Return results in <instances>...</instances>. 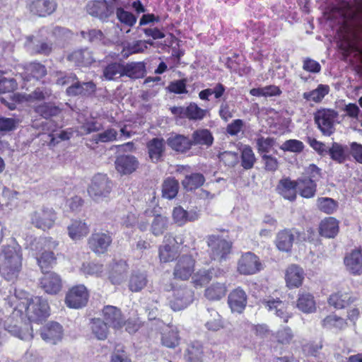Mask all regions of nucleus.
<instances>
[{
  "label": "nucleus",
  "mask_w": 362,
  "mask_h": 362,
  "mask_svg": "<svg viewBox=\"0 0 362 362\" xmlns=\"http://www.w3.org/2000/svg\"><path fill=\"white\" fill-rule=\"evenodd\" d=\"M25 309L30 321L38 322L45 320L49 315V307L46 300L35 296L22 303L15 308L12 315L5 321L4 327L9 333L21 340L30 341L33 338V329L23 322V311Z\"/></svg>",
  "instance_id": "1"
},
{
  "label": "nucleus",
  "mask_w": 362,
  "mask_h": 362,
  "mask_svg": "<svg viewBox=\"0 0 362 362\" xmlns=\"http://www.w3.org/2000/svg\"><path fill=\"white\" fill-rule=\"evenodd\" d=\"M22 251L14 240L0 250V274L7 281L16 280L22 268Z\"/></svg>",
  "instance_id": "2"
},
{
  "label": "nucleus",
  "mask_w": 362,
  "mask_h": 362,
  "mask_svg": "<svg viewBox=\"0 0 362 362\" xmlns=\"http://www.w3.org/2000/svg\"><path fill=\"white\" fill-rule=\"evenodd\" d=\"M112 184L106 175L98 174L93 177L88 192L95 202H101L108 197Z\"/></svg>",
  "instance_id": "3"
},
{
  "label": "nucleus",
  "mask_w": 362,
  "mask_h": 362,
  "mask_svg": "<svg viewBox=\"0 0 362 362\" xmlns=\"http://www.w3.org/2000/svg\"><path fill=\"white\" fill-rule=\"evenodd\" d=\"M209 255L212 259L226 261L231 252L232 243L220 235H211L207 237Z\"/></svg>",
  "instance_id": "4"
},
{
  "label": "nucleus",
  "mask_w": 362,
  "mask_h": 362,
  "mask_svg": "<svg viewBox=\"0 0 362 362\" xmlns=\"http://www.w3.org/2000/svg\"><path fill=\"white\" fill-rule=\"evenodd\" d=\"M31 223L43 230L53 227L57 220V214L53 208L47 206L37 207L30 215Z\"/></svg>",
  "instance_id": "5"
},
{
  "label": "nucleus",
  "mask_w": 362,
  "mask_h": 362,
  "mask_svg": "<svg viewBox=\"0 0 362 362\" xmlns=\"http://www.w3.org/2000/svg\"><path fill=\"white\" fill-rule=\"evenodd\" d=\"M337 116V112L330 109H320L315 112V122L323 135L329 136L334 132Z\"/></svg>",
  "instance_id": "6"
},
{
  "label": "nucleus",
  "mask_w": 362,
  "mask_h": 362,
  "mask_svg": "<svg viewBox=\"0 0 362 362\" xmlns=\"http://www.w3.org/2000/svg\"><path fill=\"white\" fill-rule=\"evenodd\" d=\"M262 269L259 257L254 253L243 254L238 262V272L243 275H252Z\"/></svg>",
  "instance_id": "7"
},
{
  "label": "nucleus",
  "mask_w": 362,
  "mask_h": 362,
  "mask_svg": "<svg viewBox=\"0 0 362 362\" xmlns=\"http://www.w3.org/2000/svg\"><path fill=\"white\" fill-rule=\"evenodd\" d=\"M88 300V293L85 286L78 285L71 288L66 296L65 302L71 308H81Z\"/></svg>",
  "instance_id": "8"
},
{
  "label": "nucleus",
  "mask_w": 362,
  "mask_h": 362,
  "mask_svg": "<svg viewBox=\"0 0 362 362\" xmlns=\"http://www.w3.org/2000/svg\"><path fill=\"white\" fill-rule=\"evenodd\" d=\"M64 336L62 326L56 322L47 323L40 329V337L47 344L56 345L59 343Z\"/></svg>",
  "instance_id": "9"
},
{
  "label": "nucleus",
  "mask_w": 362,
  "mask_h": 362,
  "mask_svg": "<svg viewBox=\"0 0 362 362\" xmlns=\"http://www.w3.org/2000/svg\"><path fill=\"white\" fill-rule=\"evenodd\" d=\"M192 300V291L185 287H180L173 291L169 305L173 310L179 311L187 308Z\"/></svg>",
  "instance_id": "10"
},
{
  "label": "nucleus",
  "mask_w": 362,
  "mask_h": 362,
  "mask_svg": "<svg viewBox=\"0 0 362 362\" xmlns=\"http://www.w3.org/2000/svg\"><path fill=\"white\" fill-rule=\"evenodd\" d=\"M194 270V259L191 255L180 257L174 268L173 275L175 279H188Z\"/></svg>",
  "instance_id": "11"
},
{
  "label": "nucleus",
  "mask_w": 362,
  "mask_h": 362,
  "mask_svg": "<svg viewBox=\"0 0 362 362\" xmlns=\"http://www.w3.org/2000/svg\"><path fill=\"white\" fill-rule=\"evenodd\" d=\"M102 316L103 320L114 329H120L126 323L120 309L113 305L104 306Z\"/></svg>",
  "instance_id": "12"
},
{
  "label": "nucleus",
  "mask_w": 362,
  "mask_h": 362,
  "mask_svg": "<svg viewBox=\"0 0 362 362\" xmlns=\"http://www.w3.org/2000/svg\"><path fill=\"white\" fill-rule=\"evenodd\" d=\"M40 288L50 295L57 294L62 288V281L55 272H45L40 279Z\"/></svg>",
  "instance_id": "13"
},
{
  "label": "nucleus",
  "mask_w": 362,
  "mask_h": 362,
  "mask_svg": "<svg viewBox=\"0 0 362 362\" xmlns=\"http://www.w3.org/2000/svg\"><path fill=\"white\" fill-rule=\"evenodd\" d=\"M112 237L107 233H93L88 239L90 249L96 254H104L112 243Z\"/></svg>",
  "instance_id": "14"
},
{
  "label": "nucleus",
  "mask_w": 362,
  "mask_h": 362,
  "mask_svg": "<svg viewBox=\"0 0 362 362\" xmlns=\"http://www.w3.org/2000/svg\"><path fill=\"white\" fill-rule=\"evenodd\" d=\"M115 168L121 175H129L134 172L139 166L136 158L132 155H122L116 158Z\"/></svg>",
  "instance_id": "15"
},
{
  "label": "nucleus",
  "mask_w": 362,
  "mask_h": 362,
  "mask_svg": "<svg viewBox=\"0 0 362 362\" xmlns=\"http://www.w3.org/2000/svg\"><path fill=\"white\" fill-rule=\"evenodd\" d=\"M228 303L232 312L241 313L247 305L246 293L240 287L233 290L228 295Z\"/></svg>",
  "instance_id": "16"
},
{
  "label": "nucleus",
  "mask_w": 362,
  "mask_h": 362,
  "mask_svg": "<svg viewBox=\"0 0 362 362\" xmlns=\"http://www.w3.org/2000/svg\"><path fill=\"white\" fill-rule=\"evenodd\" d=\"M87 12L101 20H106L113 13V7L102 1H91L86 6Z\"/></svg>",
  "instance_id": "17"
},
{
  "label": "nucleus",
  "mask_w": 362,
  "mask_h": 362,
  "mask_svg": "<svg viewBox=\"0 0 362 362\" xmlns=\"http://www.w3.org/2000/svg\"><path fill=\"white\" fill-rule=\"evenodd\" d=\"M150 160L158 163L162 160L165 151V142L163 139L153 138L146 145Z\"/></svg>",
  "instance_id": "18"
},
{
  "label": "nucleus",
  "mask_w": 362,
  "mask_h": 362,
  "mask_svg": "<svg viewBox=\"0 0 362 362\" xmlns=\"http://www.w3.org/2000/svg\"><path fill=\"white\" fill-rule=\"evenodd\" d=\"M276 190L284 199L293 202L296 199L297 180H291L289 177L282 178L279 182Z\"/></svg>",
  "instance_id": "19"
},
{
  "label": "nucleus",
  "mask_w": 362,
  "mask_h": 362,
  "mask_svg": "<svg viewBox=\"0 0 362 362\" xmlns=\"http://www.w3.org/2000/svg\"><path fill=\"white\" fill-rule=\"evenodd\" d=\"M57 7L55 0H35L29 6L31 13L40 17L52 13Z\"/></svg>",
  "instance_id": "20"
},
{
  "label": "nucleus",
  "mask_w": 362,
  "mask_h": 362,
  "mask_svg": "<svg viewBox=\"0 0 362 362\" xmlns=\"http://www.w3.org/2000/svg\"><path fill=\"white\" fill-rule=\"evenodd\" d=\"M128 265L125 260H114L111 264L109 279L112 284L119 285L125 279Z\"/></svg>",
  "instance_id": "21"
},
{
  "label": "nucleus",
  "mask_w": 362,
  "mask_h": 362,
  "mask_svg": "<svg viewBox=\"0 0 362 362\" xmlns=\"http://www.w3.org/2000/svg\"><path fill=\"white\" fill-rule=\"evenodd\" d=\"M303 269L296 265L292 264L288 267L286 272V282L287 286L291 288H298L302 285L304 279Z\"/></svg>",
  "instance_id": "22"
},
{
  "label": "nucleus",
  "mask_w": 362,
  "mask_h": 362,
  "mask_svg": "<svg viewBox=\"0 0 362 362\" xmlns=\"http://www.w3.org/2000/svg\"><path fill=\"white\" fill-rule=\"evenodd\" d=\"M167 144L173 150L180 153H185L192 146V139L182 134L170 136Z\"/></svg>",
  "instance_id": "23"
},
{
  "label": "nucleus",
  "mask_w": 362,
  "mask_h": 362,
  "mask_svg": "<svg viewBox=\"0 0 362 362\" xmlns=\"http://www.w3.org/2000/svg\"><path fill=\"white\" fill-rule=\"evenodd\" d=\"M344 264L347 269L353 274L362 273V254L359 250H354L346 255Z\"/></svg>",
  "instance_id": "24"
},
{
  "label": "nucleus",
  "mask_w": 362,
  "mask_h": 362,
  "mask_svg": "<svg viewBox=\"0 0 362 362\" xmlns=\"http://www.w3.org/2000/svg\"><path fill=\"white\" fill-rule=\"evenodd\" d=\"M69 238L73 240H79L89 233V227L84 221L74 220L67 227Z\"/></svg>",
  "instance_id": "25"
},
{
  "label": "nucleus",
  "mask_w": 362,
  "mask_h": 362,
  "mask_svg": "<svg viewBox=\"0 0 362 362\" xmlns=\"http://www.w3.org/2000/svg\"><path fill=\"white\" fill-rule=\"evenodd\" d=\"M95 84L92 82L81 83L77 80L66 89L69 95H89L95 91Z\"/></svg>",
  "instance_id": "26"
},
{
  "label": "nucleus",
  "mask_w": 362,
  "mask_h": 362,
  "mask_svg": "<svg viewBox=\"0 0 362 362\" xmlns=\"http://www.w3.org/2000/svg\"><path fill=\"white\" fill-rule=\"evenodd\" d=\"M297 308L305 313H312L316 310L313 296L305 291H300L297 300Z\"/></svg>",
  "instance_id": "27"
},
{
  "label": "nucleus",
  "mask_w": 362,
  "mask_h": 362,
  "mask_svg": "<svg viewBox=\"0 0 362 362\" xmlns=\"http://www.w3.org/2000/svg\"><path fill=\"white\" fill-rule=\"evenodd\" d=\"M317 184L310 179L304 177L297 180V192L303 198L310 199L315 197Z\"/></svg>",
  "instance_id": "28"
},
{
  "label": "nucleus",
  "mask_w": 362,
  "mask_h": 362,
  "mask_svg": "<svg viewBox=\"0 0 362 362\" xmlns=\"http://www.w3.org/2000/svg\"><path fill=\"white\" fill-rule=\"evenodd\" d=\"M223 273L222 270L210 269H200L192 277L193 283L195 286H203L208 284L214 276H218Z\"/></svg>",
  "instance_id": "29"
},
{
  "label": "nucleus",
  "mask_w": 362,
  "mask_h": 362,
  "mask_svg": "<svg viewBox=\"0 0 362 362\" xmlns=\"http://www.w3.org/2000/svg\"><path fill=\"white\" fill-rule=\"evenodd\" d=\"M227 293L224 282H214L204 291V296L209 300L215 301L223 298Z\"/></svg>",
  "instance_id": "30"
},
{
  "label": "nucleus",
  "mask_w": 362,
  "mask_h": 362,
  "mask_svg": "<svg viewBox=\"0 0 362 362\" xmlns=\"http://www.w3.org/2000/svg\"><path fill=\"white\" fill-rule=\"evenodd\" d=\"M295 234L291 230H283L276 236V245L282 252L291 250L295 240Z\"/></svg>",
  "instance_id": "31"
},
{
  "label": "nucleus",
  "mask_w": 362,
  "mask_h": 362,
  "mask_svg": "<svg viewBox=\"0 0 362 362\" xmlns=\"http://www.w3.org/2000/svg\"><path fill=\"white\" fill-rule=\"evenodd\" d=\"M262 303L268 310L275 312L276 316L283 319L284 322H288L290 315L286 312L284 302L279 300L269 299L264 300Z\"/></svg>",
  "instance_id": "32"
},
{
  "label": "nucleus",
  "mask_w": 362,
  "mask_h": 362,
  "mask_svg": "<svg viewBox=\"0 0 362 362\" xmlns=\"http://www.w3.org/2000/svg\"><path fill=\"white\" fill-rule=\"evenodd\" d=\"M169 218L163 214H155L150 226L151 233L158 237L160 236L168 230Z\"/></svg>",
  "instance_id": "33"
},
{
  "label": "nucleus",
  "mask_w": 362,
  "mask_h": 362,
  "mask_svg": "<svg viewBox=\"0 0 362 362\" xmlns=\"http://www.w3.org/2000/svg\"><path fill=\"white\" fill-rule=\"evenodd\" d=\"M67 59L77 66H88L94 61L91 52L87 49L76 50L71 53Z\"/></svg>",
  "instance_id": "34"
},
{
  "label": "nucleus",
  "mask_w": 362,
  "mask_h": 362,
  "mask_svg": "<svg viewBox=\"0 0 362 362\" xmlns=\"http://www.w3.org/2000/svg\"><path fill=\"white\" fill-rule=\"evenodd\" d=\"M339 231L337 221L333 217L325 218L320 225V233L325 238H334Z\"/></svg>",
  "instance_id": "35"
},
{
  "label": "nucleus",
  "mask_w": 362,
  "mask_h": 362,
  "mask_svg": "<svg viewBox=\"0 0 362 362\" xmlns=\"http://www.w3.org/2000/svg\"><path fill=\"white\" fill-rule=\"evenodd\" d=\"M192 146H211L214 141L212 134L209 129H199L194 131L192 134Z\"/></svg>",
  "instance_id": "36"
},
{
  "label": "nucleus",
  "mask_w": 362,
  "mask_h": 362,
  "mask_svg": "<svg viewBox=\"0 0 362 362\" xmlns=\"http://www.w3.org/2000/svg\"><path fill=\"white\" fill-rule=\"evenodd\" d=\"M148 283L146 274L139 271L133 272L129 279L128 286L132 292H139Z\"/></svg>",
  "instance_id": "37"
},
{
  "label": "nucleus",
  "mask_w": 362,
  "mask_h": 362,
  "mask_svg": "<svg viewBox=\"0 0 362 362\" xmlns=\"http://www.w3.org/2000/svg\"><path fill=\"white\" fill-rule=\"evenodd\" d=\"M123 76L131 78H139L144 76L145 74V65L143 62H129L126 64H122Z\"/></svg>",
  "instance_id": "38"
},
{
  "label": "nucleus",
  "mask_w": 362,
  "mask_h": 362,
  "mask_svg": "<svg viewBox=\"0 0 362 362\" xmlns=\"http://www.w3.org/2000/svg\"><path fill=\"white\" fill-rule=\"evenodd\" d=\"M351 303V296L346 292L339 291L332 294L328 298V303L336 309H341Z\"/></svg>",
  "instance_id": "39"
},
{
  "label": "nucleus",
  "mask_w": 362,
  "mask_h": 362,
  "mask_svg": "<svg viewBox=\"0 0 362 362\" xmlns=\"http://www.w3.org/2000/svg\"><path fill=\"white\" fill-rule=\"evenodd\" d=\"M180 339L177 329L168 327L162 334L161 343L168 348L173 349L179 344Z\"/></svg>",
  "instance_id": "40"
},
{
  "label": "nucleus",
  "mask_w": 362,
  "mask_h": 362,
  "mask_svg": "<svg viewBox=\"0 0 362 362\" xmlns=\"http://www.w3.org/2000/svg\"><path fill=\"white\" fill-rule=\"evenodd\" d=\"M47 73L46 68L44 65L33 62L25 66V76L23 78L26 81H30L31 77L37 80L45 76Z\"/></svg>",
  "instance_id": "41"
},
{
  "label": "nucleus",
  "mask_w": 362,
  "mask_h": 362,
  "mask_svg": "<svg viewBox=\"0 0 362 362\" xmlns=\"http://www.w3.org/2000/svg\"><path fill=\"white\" fill-rule=\"evenodd\" d=\"M346 146H344L338 143L334 142L330 148H328L327 153L331 158L338 163H343L347 158Z\"/></svg>",
  "instance_id": "42"
},
{
  "label": "nucleus",
  "mask_w": 362,
  "mask_h": 362,
  "mask_svg": "<svg viewBox=\"0 0 362 362\" xmlns=\"http://www.w3.org/2000/svg\"><path fill=\"white\" fill-rule=\"evenodd\" d=\"M205 182L204 175L201 173H195L186 175L182 180V185L187 190H193L201 187Z\"/></svg>",
  "instance_id": "43"
},
{
  "label": "nucleus",
  "mask_w": 362,
  "mask_h": 362,
  "mask_svg": "<svg viewBox=\"0 0 362 362\" xmlns=\"http://www.w3.org/2000/svg\"><path fill=\"white\" fill-rule=\"evenodd\" d=\"M329 91V87L327 85L320 84L316 89L305 92L303 97L308 101L319 103L328 94Z\"/></svg>",
  "instance_id": "44"
},
{
  "label": "nucleus",
  "mask_w": 362,
  "mask_h": 362,
  "mask_svg": "<svg viewBox=\"0 0 362 362\" xmlns=\"http://www.w3.org/2000/svg\"><path fill=\"white\" fill-rule=\"evenodd\" d=\"M159 248V257L161 262H168L173 261L178 255V250L175 245L164 243Z\"/></svg>",
  "instance_id": "45"
},
{
  "label": "nucleus",
  "mask_w": 362,
  "mask_h": 362,
  "mask_svg": "<svg viewBox=\"0 0 362 362\" xmlns=\"http://www.w3.org/2000/svg\"><path fill=\"white\" fill-rule=\"evenodd\" d=\"M179 189L178 182L175 178L168 177L163 183V197L172 199L176 197Z\"/></svg>",
  "instance_id": "46"
},
{
  "label": "nucleus",
  "mask_w": 362,
  "mask_h": 362,
  "mask_svg": "<svg viewBox=\"0 0 362 362\" xmlns=\"http://www.w3.org/2000/svg\"><path fill=\"white\" fill-rule=\"evenodd\" d=\"M202 346L198 341L188 345L185 355L187 362H199L202 357Z\"/></svg>",
  "instance_id": "47"
},
{
  "label": "nucleus",
  "mask_w": 362,
  "mask_h": 362,
  "mask_svg": "<svg viewBox=\"0 0 362 362\" xmlns=\"http://www.w3.org/2000/svg\"><path fill=\"white\" fill-rule=\"evenodd\" d=\"M122 64L113 62L107 65L103 69V77L108 81L115 80L123 76Z\"/></svg>",
  "instance_id": "48"
},
{
  "label": "nucleus",
  "mask_w": 362,
  "mask_h": 362,
  "mask_svg": "<svg viewBox=\"0 0 362 362\" xmlns=\"http://www.w3.org/2000/svg\"><path fill=\"white\" fill-rule=\"evenodd\" d=\"M322 326L328 329L341 330L346 327V322L343 318L336 315H330L322 321Z\"/></svg>",
  "instance_id": "49"
},
{
  "label": "nucleus",
  "mask_w": 362,
  "mask_h": 362,
  "mask_svg": "<svg viewBox=\"0 0 362 362\" xmlns=\"http://www.w3.org/2000/svg\"><path fill=\"white\" fill-rule=\"evenodd\" d=\"M317 209L327 214H332L336 211L338 203L329 197H319L317 199Z\"/></svg>",
  "instance_id": "50"
},
{
  "label": "nucleus",
  "mask_w": 362,
  "mask_h": 362,
  "mask_svg": "<svg viewBox=\"0 0 362 362\" xmlns=\"http://www.w3.org/2000/svg\"><path fill=\"white\" fill-rule=\"evenodd\" d=\"M108 325L101 319H93L91 329L93 334L100 340H104L107 337Z\"/></svg>",
  "instance_id": "51"
},
{
  "label": "nucleus",
  "mask_w": 362,
  "mask_h": 362,
  "mask_svg": "<svg viewBox=\"0 0 362 362\" xmlns=\"http://www.w3.org/2000/svg\"><path fill=\"white\" fill-rule=\"evenodd\" d=\"M51 93L50 89L45 87H39L30 94H23L22 97L28 102H34L35 100H45L48 98Z\"/></svg>",
  "instance_id": "52"
},
{
  "label": "nucleus",
  "mask_w": 362,
  "mask_h": 362,
  "mask_svg": "<svg viewBox=\"0 0 362 362\" xmlns=\"http://www.w3.org/2000/svg\"><path fill=\"white\" fill-rule=\"evenodd\" d=\"M37 263L42 273L49 267H52L56 264V257L52 251H45L41 256L37 258Z\"/></svg>",
  "instance_id": "53"
},
{
  "label": "nucleus",
  "mask_w": 362,
  "mask_h": 362,
  "mask_svg": "<svg viewBox=\"0 0 362 362\" xmlns=\"http://www.w3.org/2000/svg\"><path fill=\"white\" fill-rule=\"evenodd\" d=\"M206 112V110L200 108L194 103H191L186 107V118L190 120H202L205 117Z\"/></svg>",
  "instance_id": "54"
},
{
  "label": "nucleus",
  "mask_w": 362,
  "mask_h": 362,
  "mask_svg": "<svg viewBox=\"0 0 362 362\" xmlns=\"http://www.w3.org/2000/svg\"><path fill=\"white\" fill-rule=\"evenodd\" d=\"M81 35L85 39L88 38V40L92 43H102L103 45L107 44V40L105 39L103 32L100 30L92 29L88 32L82 31Z\"/></svg>",
  "instance_id": "55"
},
{
  "label": "nucleus",
  "mask_w": 362,
  "mask_h": 362,
  "mask_svg": "<svg viewBox=\"0 0 362 362\" xmlns=\"http://www.w3.org/2000/svg\"><path fill=\"white\" fill-rule=\"evenodd\" d=\"M35 111L45 119L56 116L60 112V110L57 107L48 103L37 106Z\"/></svg>",
  "instance_id": "56"
},
{
  "label": "nucleus",
  "mask_w": 362,
  "mask_h": 362,
  "mask_svg": "<svg viewBox=\"0 0 362 362\" xmlns=\"http://www.w3.org/2000/svg\"><path fill=\"white\" fill-rule=\"evenodd\" d=\"M242 166L245 170L251 169L255 162V156L250 146H245L241 153Z\"/></svg>",
  "instance_id": "57"
},
{
  "label": "nucleus",
  "mask_w": 362,
  "mask_h": 362,
  "mask_svg": "<svg viewBox=\"0 0 362 362\" xmlns=\"http://www.w3.org/2000/svg\"><path fill=\"white\" fill-rule=\"evenodd\" d=\"M116 16L122 23L130 27L133 26L136 22V17L122 8H117Z\"/></svg>",
  "instance_id": "58"
},
{
  "label": "nucleus",
  "mask_w": 362,
  "mask_h": 362,
  "mask_svg": "<svg viewBox=\"0 0 362 362\" xmlns=\"http://www.w3.org/2000/svg\"><path fill=\"white\" fill-rule=\"evenodd\" d=\"M208 312L210 313L211 319H209L206 322V327L208 329L212 331H217L223 327V322L220 315L213 309H209Z\"/></svg>",
  "instance_id": "59"
},
{
  "label": "nucleus",
  "mask_w": 362,
  "mask_h": 362,
  "mask_svg": "<svg viewBox=\"0 0 362 362\" xmlns=\"http://www.w3.org/2000/svg\"><path fill=\"white\" fill-rule=\"evenodd\" d=\"M303 148V143L296 139L287 140L280 146V149L284 151H290L296 153L302 152Z\"/></svg>",
  "instance_id": "60"
},
{
  "label": "nucleus",
  "mask_w": 362,
  "mask_h": 362,
  "mask_svg": "<svg viewBox=\"0 0 362 362\" xmlns=\"http://www.w3.org/2000/svg\"><path fill=\"white\" fill-rule=\"evenodd\" d=\"M117 136V132L112 128L106 129L105 131L99 133L93 136V140L96 142H110L116 140Z\"/></svg>",
  "instance_id": "61"
},
{
  "label": "nucleus",
  "mask_w": 362,
  "mask_h": 362,
  "mask_svg": "<svg viewBox=\"0 0 362 362\" xmlns=\"http://www.w3.org/2000/svg\"><path fill=\"white\" fill-rule=\"evenodd\" d=\"M81 271L85 275L99 276L103 271V266L97 263H83Z\"/></svg>",
  "instance_id": "62"
},
{
  "label": "nucleus",
  "mask_w": 362,
  "mask_h": 362,
  "mask_svg": "<svg viewBox=\"0 0 362 362\" xmlns=\"http://www.w3.org/2000/svg\"><path fill=\"white\" fill-rule=\"evenodd\" d=\"M111 362H132L123 346L117 344L111 356Z\"/></svg>",
  "instance_id": "63"
},
{
  "label": "nucleus",
  "mask_w": 362,
  "mask_h": 362,
  "mask_svg": "<svg viewBox=\"0 0 362 362\" xmlns=\"http://www.w3.org/2000/svg\"><path fill=\"white\" fill-rule=\"evenodd\" d=\"M235 112L233 105L223 101L220 105L218 114L223 120L227 122L233 117Z\"/></svg>",
  "instance_id": "64"
}]
</instances>
